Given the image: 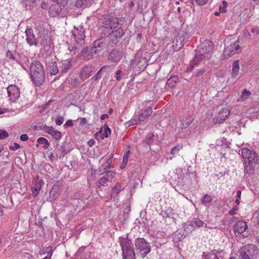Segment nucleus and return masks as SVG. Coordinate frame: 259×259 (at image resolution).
<instances>
[{"mask_svg": "<svg viewBox=\"0 0 259 259\" xmlns=\"http://www.w3.org/2000/svg\"><path fill=\"white\" fill-rule=\"evenodd\" d=\"M213 50V44L208 40H204L195 50V55L193 58L192 65L209 63L211 54Z\"/></svg>", "mask_w": 259, "mask_h": 259, "instance_id": "obj_1", "label": "nucleus"}, {"mask_svg": "<svg viewBox=\"0 0 259 259\" xmlns=\"http://www.w3.org/2000/svg\"><path fill=\"white\" fill-rule=\"evenodd\" d=\"M118 242L122 250V259H136L134 244L128 237V234L120 237Z\"/></svg>", "mask_w": 259, "mask_h": 259, "instance_id": "obj_2", "label": "nucleus"}, {"mask_svg": "<svg viewBox=\"0 0 259 259\" xmlns=\"http://www.w3.org/2000/svg\"><path fill=\"white\" fill-rule=\"evenodd\" d=\"M72 34L74 36L75 43H72L68 45V50L70 53L73 54L80 49L84 43V38L85 37V30L82 26H79L75 28L72 31Z\"/></svg>", "mask_w": 259, "mask_h": 259, "instance_id": "obj_3", "label": "nucleus"}, {"mask_svg": "<svg viewBox=\"0 0 259 259\" xmlns=\"http://www.w3.org/2000/svg\"><path fill=\"white\" fill-rule=\"evenodd\" d=\"M106 44L107 41L105 39L102 38L97 39L90 48H87L84 50V57L87 60L90 59L104 50L106 46Z\"/></svg>", "mask_w": 259, "mask_h": 259, "instance_id": "obj_4", "label": "nucleus"}, {"mask_svg": "<svg viewBox=\"0 0 259 259\" xmlns=\"http://www.w3.org/2000/svg\"><path fill=\"white\" fill-rule=\"evenodd\" d=\"M30 77L33 83L40 86L45 79V72L42 66H30Z\"/></svg>", "mask_w": 259, "mask_h": 259, "instance_id": "obj_5", "label": "nucleus"}, {"mask_svg": "<svg viewBox=\"0 0 259 259\" xmlns=\"http://www.w3.org/2000/svg\"><path fill=\"white\" fill-rule=\"evenodd\" d=\"M135 250L138 255L144 258L151 251V246L143 238H138L135 240Z\"/></svg>", "mask_w": 259, "mask_h": 259, "instance_id": "obj_6", "label": "nucleus"}, {"mask_svg": "<svg viewBox=\"0 0 259 259\" xmlns=\"http://www.w3.org/2000/svg\"><path fill=\"white\" fill-rule=\"evenodd\" d=\"M238 253V259H254L258 254V249L254 245L247 244L241 247Z\"/></svg>", "mask_w": 259, "mask_h": 259, "instance_id": "obj_7", "label": "nucleus"}, {"mask_svg": "<svg viewBox=\"0 0 259 259\" xmlns=\"http://www.w3.org/2000/svg\"><path fill=\"white\" fill-rule=\"evenodd\" d=\"M119 19L121 20V18H118L111 15H107L104 18L103 22L104 31L108 33L111 30L115 29L118 27Z\"/></svg>", "mask_w": 259, "mask_h": 259, "instance_id": "obj_8", "label": "nucleus"}, {"mask_svg": "<svg viewBox=\"0 0 259 259\" xmlns=\"http://www.w3.org/2000/svg\"><path fill=\"white\" fill-rule=\"evenodd\" d=\"M234 233L237 237L242 236L243 237H247L250 234L246 223L243 221H239L235 223Z\"/></svg>", "mask_w": 259, "mask_h": 259, "instance_id": "obj_9", "label": "nucleus"}, {"mask_svg": "<svg viewBox=\"0 0 259 259\" xmlns=\"http://www.w3.org/2000/svg\"><path fill=\"white\" fill-rule=\"evenodd\" d=\"M124 34L123 30L120 27H118L114 30H112L108 32L110 35V38L111 39L112 45H115L118 42V39L121 38Z\"/></svg>", "mask_w": 259, "mask_h": 259, "instance_id": "obj_10", "label": "nucleus"}, {"mask_svg": "<svg viewBox=\"0 0 259 259\" xmlns=\"http://www.w3.org/2000/svg\"><path fill=\"white\" fill-rule=\"evenodd\" d=\"M152 112V108L151 107H148L146 110L141 111L139 114L135 116L133 120V124H138L140 122L144 121Z\"/></svg>", "mask_w": 259, "mask_h": 259, "instance_id": "obj_11", "label": "nucleus"}, {"mask_svg": "<svg viewBox=\"0 0 259 259\" xmlns=\"http://www.w3.org/2000/svg\"><path fill=\"white\" fill-rule=\"evenodd\" d=\"M7 92L9 100L13 102L20 96L19 89L16 85H11L7 88Z\"/></svg>", "mask_w": 259, "mask_h": 259, "instance_id": "obj_12", "label": "nucleus"}, {"mask_svg": "<svg viewBox=\"0 0 259 259\" xmlns=\"http://www.w3.org/2000/svg\"><path fill=\"white\" fill-rule=\"evenodd\" d=\"M25 34L26 36V40L30 46H37L38 40L35 38L33 33V31L31 28H27L25 30Z\"/></svg>", "mask_w": 259, "mask_h": 259, "instance_id": "obj_13", "label": "nucleus"}, {"mask_svg": "<svg viewBox=\"0 0 259 259\" xmlns=\"http://www.w3.org/2000/svg\"><path fill=\"white\" fill-rule=\"evenodd\" d=\"M239 49L238 41H235L233 44H231L225 48L224 55L225 57H229L234 54Z\"/></svg>", "mask_w": 259, "mask_h": 259, "instance_id": "obj_14", "label": "nucleus"}, {"mask_svg": "<svg viewBox=\"0 0 259 259\" xmlns=\"http://www.w3.org/2000/svg\"><path fill=\"white\" fill-rule=\"evenodd\" d=\"M122 57V53L120 51L116 49H113L110 52L108 56V59L109 61L117 63Z\"/></svg>", "mask_w": 259, "mask_h": 259, "instance_id": "obj_15", "label": "nucleus"}, {"mask_svg": "<svg viewBox=\"0 0 259 259\" xmlns=\"http://www.w3.org/2000/svg\"><path fill=\"white\" fill-rule=\"evenodd\" d=\"M106 174L98 181L97 186L100 187L105 186L106 182L111 181L115 177V172L113 171H106Z\"/></svg>", "mask_w": 259, "mask_h": 259, "instance_id": "obj_16", "label": "nucleus"}, {"mask_svg": "<svg viewBox=\"0 0 259 259\" xmlns=\"http://www.w3.org/2000/svg\"><path fill=\"white\" fill-rule=\"evenodd\" d=\"M185 38L183 36H177L174 41V45L172 46L173 49L175 51H178L182 48L183 47L184 43L183 42Z\"/></svg>", "mask_w": 259, "mask_h": 259, "instance_id": "obj_17", "label": "nucleus"}, {"mask_svg": "<svg viewBox=\"0 0 259 259\" xmlns=\"http://www.w3.org/2000/svg\"><path fill=\"white\" fill-rule=\"evenodd\" d=\"M194 117L192 116L185 115L181 119V127L182 129L187 128L193 121Z\"/></svg>", "mask_w": 259, "mask_h": 259, "instance_id": "obj_18", "label": "nucleus"}, {"mask_svg": "<svg viewBox=\"0 0 259 259\" xmlns=\"http://www.w3.org/2000/svg\"><path fill=\"white\" fill-rule=\"evenodd\" d=\"M124 189L121 183H117L111 190V198H117L118 194Z\"/></svg>", "mask_w": 259, "mask_h": 259, "instance_id": "obj_19", "label": "nucleus"}, {"mask_svg": "<svg viewBox=\"0 0 259 259\" xmlns=\"http://www.w3.org/2000/svg\"><path fill=\"white\" fill-rule=\"evenodd\" d=\"M61 10V8L59 6L52 5L50 8L49 13L51 16L55 17L60 14Z\"/></svg>", "mask_w": 259, "mask_h": 259, "instance_id": "obj_20", "label": "nucleus"}, {"mask_svg": "<svg viewBox=\"0 0 259 259\" xmlns=\"http://www.w3.org/2000/svg\"><path fill=\"white\" fill-rule=\"evenodd\" d=\"M230 114V111L227 109H223L219 112V115L217 118V121L220 120V122L224 121Z\"/></svg>", "mask_w": 259, "mask_h": 259, "instance_id": "obj_21", "label": "nucleus"}, {"mask_svg": "<svg viewBox=\"0 0 259 259\" xmlns=\"http://www.w3.org/2000/svg\"><path fill=\"white\" fill-rule=\"evenodd\" d=\"M154 138L155 136L153 133H149L146 135L145 138L143 141V143L150 147L154 141Z\"/></svg>", "mask_w": 259, "mask_h": 259, "instance_id": "obj_22", "label": "nucleus"}, {"mask_svg": "<svg viewBox=\"0 0 259 259\" xmlns=\"http://www.w3.org/2000/svg\"><path fill=\"white\" fill-rule=\"evenodd\" d=\"M92 0H77L75 3V6L77 8L88 7L92 5Z\"/></svg>", "mask_w": 259, "mask_h": 259, "instance_id": "obj_23", "label": "nucleus"}, {"mask_svg": "<svg viewBox=\"0 0 259 259\" xmlns=\"http://www.w3.org/2000/svg\"><path fill=\"white\" fill-rule=\"evenodd\" d=\"M22 5L26 9L30 10L34 7L36 0H21Z\"/></svg>", "mask_w": 259, "mask_h": 259, "instance_id": "obj_24", "label": "nucleus"}, {"mask_svg": "<svg viewBox=\"0 0 259 259\" xmlns=\"http://www.w3.org/2000/svg\"><path fill=\"white\" fill-rule=\"evenodd\" d=\"M92 69L90 66H83L80 72L81 77L82 78H87L89 77L91 75V73L92 72Z\"/></svg>", "mask_w": 259, "mask_h": 259, "instance_id": "obj_25", "label": "nucleus"}, {"mask_svg": "<svg viewBox=\"0 0 259 259\" xmlns=\"http://www.w3.org/2000/svg\"><path fill=\"white\" fill-rule=\"evenodd\" d=\"M248 164H256L258 161L257 154L254 151H252L250 155H248L247 158V162Z\"/></svg>", "mask_w": 259, "mask_h": 259, "instance_id": "obj_26", "label": "nucleus"}, {"mask_svg": "<svg viewBox=\"0 0 259 259\" xmlns=\"http://www.w3.org/2000/svg\"><path fill=\"white\" fill-rule=\"evenodd\" d=\"M58 154H56L57 157H61V154L67 151V143H63L61 146L57 145Z\"/></svg>", "mask_w": 259, "mask_h": 259, "instance_id": "obj_27", "label": "nucleus"}, {"mask_svg": "<svg viewBox=\"0 0 259 259\" xmlns=\"http://www.w3.org/2000/svg\"><path fill=\"white\" fill-rule=\"evenodd\" d=\"M37 142L38 143V144L36 145V147H38V144H42V147L45 149H48L50 146V143L49 142V141L44 137H40L38 138L37 140Z\"/></svg>", "mask_w": 259, "mask_h": 259, "instance_id": "obj_28", "label": "nucleus"}, {"mask_svg": "<svg viewBox=\"0 0 259 259\" xmlns=\"http://www.w3.org/2000/svg\"><path fill=\"white\" fill-rule=\"evenodd\" d=\"M113 155L112 154L111 156L107 160L106 163L107 165H105V166L103 165L102 167H101L99 169V171L101 172L102 174L105 172L106 171H108L106 168L109 167V165L111 164L112 162V159L113 158Z\"/></svg>", "mask_w": 259, "mask_h": 259, "instance_id": "obj_29", "label": "nucleus"}, {"mask_svg": "<svg viewBox=\"0 0 259 259\" xmlns=\"http://www.w3.org/2000/svg\"><path fill=\"white\" fill-rule=\"evenodd\" d=\"M178 78L177 75L171 76L167 80L166 85L171 88L175 87Z\"/></svg>", "mask_w": 259, "mask_h": 259, "instance_id": "obj_30", "label": "nucleus"}, {"mask_svg": "<svg viewBox=\"0 0 259 259\" xmlns=\"http://www.w3.org/2000/svg\"><path fill=\"white\" fill-rule=\"evenodd\" d=\"M252 152V151L246 148H243L241 149V154L245 163L247 162V158L248 157V155H250Z\"/></svg>", "mask_w": 259, "mask_h": 259, "instance_id": "obj_31", "label": "nucleus"}, {"mask_svg": "<svg viewBox=\"0 0 259 259\" xmlns=\"http://www.w3.org/2000/svg\"><path fill=\"white\" fill-rule=\"evenodd\" d=\"M202 259H218L216 253L208 252L205 254L204 252L202 256Z\"/></svg>", "mask_w": 259, "mask_h": 259, "instance_id": "obj_32", "label": "nucleus"}, {"mask_svg": "<svg viewBox=\"0 0 259 259\" xmlns=\"http://www.w3.org/2000/svg\"><path fill=\"white\" fill-rule=\"evenodd\" d=\"M41 189V184H35L31 188L32 195L34 197L37 196L40 190Z\"/></svg>", "mask_w": 259, "mask_h": 259, "instance_id": "obj_33", "label": "nucleus"}, {"mask_svg": "<svg viewBox=\"0 0 259 259\" xmlns=\"http://www.w3.org/2000/svg\"><path fill=\"white\" fill-rule=\"evenodd\" d=\"M104 132L102 135V139L104 138H107L109 137V135H110L111 134V130L108 127L107 124H105L104 125Z\"/></svg>", "mask_w": 259, "mask_h": 259, "instance_id": "obj_34", "label": "nucleus"}, {"mask_svg": "<svg viewBox=\"0 0 259 259\" xmlns=\"http://www.w3.org/2000/svg\"><path fill=\"white\" fill-rule=\"evenodd\" d=\"M146 68L145 66H134L133 73L135 75H138L141 72L144 71Z\"/></svg>", "mask_w": 259, "mask_h": 259, "instance_id": "obj_35", "label": "nucleus"}, {"mask_svg": "<svg viewBox=\"0 0 259 259\" xmlns=\"http://www.w3.org/2000/svg\"><path fill=\"white\" fill-rule=\"evenodd\" d=\"M50 135L56 140H59L61 137V132L54 128H53Z\"/></svg>", "mask_w": 259, "mask_h": 259, "instance_id": "obj_36", "label": "nucleus"}, {"mask_svg": "<svg viewBox=\"0 0 259 259\" xmlns=\"http://www.w3.org/2000/svg\"><path fill=\"white\" fill-rule=\"evenodd\" d=\"M213 199L212 196L208 194L205 195L201 199L202 203L204 204L210 202Z\"/></svg>", "mask_w": 259, "mask_h": 259, "instance_id": "obj_37", "label": "nucleus"}, {"mask_svg": "<svg viewBox=\"0 0 259 259\" xmlns=\"http://www.w3.org/2000/svg\"><path fill=\"white\" fill-rule=\"evenodd\" d=\"M182 149V146L179 145L176 146L171 149L170 153L174 156L176 155H178L179 154V152Z\"/></svg>", "mask_w": 259, "mask_h": 259, "instance_id": "obj_38", "label": "nucleus"}, {"mask_svg": "<svg viewBox=\"0 0 259 259\" xmlns=\"http://www.w3.org/2000/svg\"><path fill=\"white\" fill-rule=\"evenodd\" d=\"M254 171V167L252 165V164H248L245 167V171L249 175L253 174Z\"/></svg>", "mask_w": 259, "mask_h": 259, "instance_id": "obj_39", "label": "nucleus"}, {"mask_svg": "<svg viewBox=\"0 0 259 259\" xmlns=\"http://www.w3.org/2000/svg\"><path fill=\"white\" fill-rule=\"evenodd\" d=\"M49 70L50 73L52 75H55L59 72V69L57 66H49Z\"/></svg>", "mask_w": 259, "mask_h": 259, "instance_id": "obj_40", "label": "nucleus"}, {"mask_svg": "<svg viewBox=\"0 0 259 259\" xmlns=\"http://www.w3.org/2000/svg\"><path fill=\"white\" fill-rule=\"evenodd\" d=\"M250 95L251 93L249 91L244 89L242 93L241 98L242 100H245Z\"/></svg>", "mask_w": 259, "mask_h": 259, "instance_id": "obj_41", "label": "nucleus"}, {"mask_svg": "<svg viewBox=\"0 0 259 259\" xmlns=\"http://www.w3.org/2000/svg\"><path fill=\"white\" fill-rule=\"evenodd\" d=\"M239 71V66H233L232 76V77H236Z\"/></svg>", "mask_w": 259, "mask_h": 259, "instance_id": "obj_42", "label": "nucleus"}, {"mask_svg": "<svg viewBox=\"0 0 259 259\" xmlns=\"http://www.w3.org/2000/svg\"><path fill=\"white\" fill-rule=\"evenodd\" d=\"M9 136L8 132L4 130H0V139H4Z\"/></svg>", "mask_w": 259, "mask_h": 259, "instance_id": "obj_43", "label": "nucleus"}, {"mask_svg": "<svg viewBox=\"0 0 259 259\" xmlns=\"http://www.w3.org/2000/svg\"><path fill=\"white\" fill-rule=\"evenodd\" d=\"M223 7L222 6H220L219 8L220 12L222 13H226L227 11L226 7H227V3L226 1H224L223 2Z\"/></svg>", "mask_w": 259, "mask_h": 259, "instance_id": "obj_44", "label": "nucleus"}, {"mask_svg": "<svg viewBox=\"0 0 259 259\" xmlns=\"http://www.w3.org/2000/svg\"><path fill=\"white\" fill-rule=\"evenodd\" d=\"M53 251L52 249V247L51 246H49L48 247H46L45 251L44 253L47 254V255L51 256L53 254Z\"/></svg>", "mask_w": 259, "mask_h": 259, "instance_id": "obj_45", "label": "nucleus"}, {"mask_svg": "<svg viewBox=\"0 0 259 259\" xmlns=\"http://www.w3.org/2000/svg\"><path fill=\"white\" fill-rule=\"evenodd\" d=\"M54 2L60 5V6H64L67 3V0H52Z\"/></svg>", "mask_w": 259, "mask_h": 259, "instance_id": "obj_46", "label": "nucleus"}, {"mask_svg": "<svg viewBox=\"0 0 259 259\" xmlns=\"http://www.w3.org/2000/svg\"><path fill=\"white\" fill-rule=\"evenodd\" d=\"M64 121V118L63 117L58 116L55 119V122L56 124L58 125H61Z\"/></svg>", "mask_w": 259, "mask_h": 259, "instance_id": "obj_47", "label": "nucleus"}, {"mask_svg": "<svg viewBox=\"0 0 259 259\" xmlns=\"http://www.w3.org/2000/svg\"><path fill=\"white\" fill-rule=\"evenodd\" d=\"M53 128H54L52 126H45L43 128V131L46 133L50 135Z\"/></svg>", "mask_w": 259, "mask_h": 259, "instance_id": "obj_48", "label": "nucleus"}, {"mask_svg": "<svg viewBox=\"0 0 259 259\" xmlns=\"http://www.w3.org/2000/svg\"><path fill=\"white\" fill-rule=\"evenodd\" d=\"M194 224L198 227L202 226L204 224L203 221L198 219H195L194 220Z\"/></svg>", "mask_w": 259, "mask_h": 259, "instance_id": "obj_49", "label": "nucleus"}, {"mask_svg": "<svg viewBox=\"0 0 259 259\" xmlns=\"http://www.w3.org/2000/svg\"><path fill=\"white\" fill-rule=\"evenodd\" d=\"M238 209V207L237 205L234 206L233 208L230 210L229 214L230 215H234L235 214V211Z\"/></svg>", "mask_w": 259, "mask_h": 259, "instance_id": "obj_50", "label": "nucleus"}, {"mask_svg": "<svg viewBox=\"0 0 259 259\" xmlns=\"http://www.w3.org/2000/svg\"><path fill=\"white\" fill-rule=\"evenodd\" d=\"M209 0H195L197 4L200 6L204 5L206 4Z\"/></svg>", "mask_w": 259, "mask_h": 259, "instance_id": "obj_51", "label": "nucleus"}, {"mask_svg": "<svg viewBox=\"0 0 259 259\" xmlns=\"http://www.w3.org/2000/svg\"><path fill=\"white\" fill-rule=\"evenodd\" d=\"M164 213L167 217H170L171 214H172V209L171 208H168L164 211Z\"/></svg>", "mask_w": 259, "mask_h": 259, "instance_id": "obj_52", "label": "nucleus"}, {"mask_svg": "<svg viewBox=\"0 0 259 259\" xmlns=\"http://www.w3.org/2000/svg\"><path fill=\"white\" fill-rule=\"evenodd\" d=\"M6 57L7 58H9L10 59H14V57L12 54V53L10 51H8L6 53Z\"/></svg>", "mask_w": 259, "mask_h": 259, "instance_id": "obj_53", "label": "nucleus"}, {"mask_svg": "<svg viewBox=\"0 0 259 259\" xmlns=\"http://www.w3.org/2000/svg\"><path fill=\"white\" fill-rule=\"evenodd\" d=\"M20 147V145L18 143H14V146H10V149L11 150H15L19 149Z\"/></svg>", "mask_w": 259, "mask_h": 259, "instance_id": "obj_54", "label": "nucleus"}, {"mask_svg": "<svg viewBox=\"0 0 259 259\" xmlns=\"http://www.w3.org/2000/svg\"><path fill=\"white\" fill-rule=\"evenodd\" d=\"M28 139V136L26 134H22L20 136V140L22 141H26Z\"/></svg>", "mask_w": 259, "mask_h": 259, "instance_id": "obj_55", "label": "nucleus"}, {"mask_svg": "<svg viewBox=\"0 0 259 259\" xmlns=\"http://www.w3.org/2000/svg\"><path fill=\"white\" fill-rule=\"evenodd\" d=\"M128 158V155H124L123 157V163L126 164Z\"/></svg>", "mask_w": 259, "mask_h": 259, "instance_id": "obj_56", "label": "nucleus"}, {"mask_svg": "<svg viewBox=\"0 0 259 259\" xmlns=\"http://www.w3.org/2000/svg\"><path fill=\"white\" fill-rule=\"evenodd\" d=\"M87 122V119L85 118H80V124L83 125L85 124Z\"/></svg>", "mask_w": 259, "mask_h": 259, "instance_id": "obj_57", "label": "nucleus"}, {"mask_svg": "<svg viewBox=\"0 0 259 259\" xmlns=\"http://www.w3.org/2000/svg\"><path fill=\"white\" fill-rule=\"evenodd\" d=\"M48 157H49L50 159L52 161L54 160V159L55 158V156L53 152H51L49 153Z\"/></svg>", "mask_w": 259, "mask_h": 259, "instance_id": "obj_58", "label": "nucleus"}, {"mask_svg": "<svg viewBox=\"0 0 259 259\" xmlns=\"http://www.w3.org/2000/svg\"><path fill=\"white\" fill-rule=\"evenodd\" d=\"M72 125L73 123L71 120H67L64 124L66 126H71Z\"/></svg>", "mask_w": 259, "mask_h": 259, "instance_id": "obj_59", "label": "nucleus"}, {"mask_svg": "<svg viewBox=\"0 0 259 259\" xmlns=\"http://www.w3.org/2000/svg\"><path fill=\"white\" fill-rule=\"evenodd\" d=\"M9 111L8 109H0V115L6 112H9Z\"/></svg>", "mask_w": 259, "mask_h": 259, "instance_id": "obj_60", "label": "nucleus"}, {"mask_svg": "<svg viewBox=\"0 0 259 259\" xmlns=\"http://www.w3.org/2000/svg\"><path fill=\"white\" fill-rule=\"evenodd\" d=\"M72 60H70L69 59H67L66 60H64V62H62L63 65H67V64H70L71 63Z\"/></svg>", "mask_w": 259, "mask_h": 259, "instance_id": "obj_61", "label": "nucleus"}, {"mask_svg": "<svg viewBox=\"0 0 259 259\" xmlns=\"http://www.w3.org/2000/svg\"><path fill=\"white\" fill-rule=\"evenodd\" d=\"M108 117V114H102L100 117V119L101 120H104L106 118H107Z\"/></svg>", "mask_w": 259, "mask_h": 259, "instance_id": "obj_62", "label": "nucleus"}, {"mask_svg": "<svg viewBox=\"0 0 259 259\" xmlns=\"http://www.w3.org/2000/svg\"><path fill=\"white\" fill-rule=\"evenodd\" d=\"M69 67L67 66H64V67L61 69L62 72H67V71L69 69Z\"/></svg>", "mask_w": 259, "mask_h": 259, "instance_id": "obj_63", "label": "nucleus"}, {"mask_svg": "<svg viewBox=\"0 0 259 259\" xmlns=\"http://www.w3.org/2000/svg\"><path fill=\"white\" fill-rule=\"evenodd\" d=\"M241 191H240V190L237 191V198H238L239 199H240V197H241Z\"/></svg>", "mask_w": 259, "mask_h": 259, "instance_id": "obj_64", "label": "nucleus"}]
</instances>
